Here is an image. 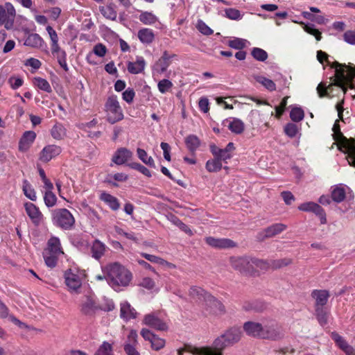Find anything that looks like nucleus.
<instances>
[{"label":"nucleus","mask_w":355,"mask_h":355,"mask_svg":"<svg viewBox=\"0 0 355 355\" xmlns=\"http://www.w3.org/2000/svg\"><path fill=\"white\" fill-rule=\"evenodd\" d=\"M333 67L335 68V75L332 82L328 86L321 83L317 87L320 97H333L334 87L341 89L343 94L346 92L347 87L355 89V67L342 65L337 62L334 64Z\"/></svg>","instance_id":"f257e3e1"},{"label":"nucleus","mask_w":355,"mask_h":355,"mask_svg":"<svg viewBox=\"0 0 355 355\" xmlns=\"http://www.w3.org/2000/svg\"><path fill=\"white\" fill-rule=\"evenodd\" d=\"M103 272L109 285L117 291L129 286L133 277L127 268L117 262L107 265Z\"/></svg>","instance_id":"f03ea898"},{"label":"nucleus","mask_w":355,"mask_h":355,"mask_svg":"<svg viewBox=\"0 0 355 355\" xmlns=\"http://www.w3.org/2000/svg\"><path fill=\"white\" fill-rule=\"evenodd\" d=\"M189 296L191 300L198 303L207 309H209L210 311L215 312L216 310L223 311L224 309L220 301L201 287L191 286L189 291Z\"/></svg>","instance_id":"7ed1b4c3"},{"label":"nucleus","mask_w":355,"mask_h":355,"mask_svg":"<svg viewBox=\"0 0 355 355\" xmlns=\"http://www.w3.org/2000/svg\"><path fill=\"white\" fill-rule=\"evenodd\" d=\"M334 139L338 148L345 154H347V160L349 165L355 167V141L354 139H347L340 131L338 121H336L332 128Z\"/></svg>","instance_id":"20e7f679"},{"label":"nucleus","mask_w":355,"mask_h":355,"mask_svg":"<svg viewBox=\"0 0 355 355\" xmlns=\"http://www.w3.org/2000/svg\"><path fill=\"white\" fill-rule=\"evenodd\" d=\"M64 254L60 240L58 237L51 236L47 241L43 252V257L48 267L54 268L60 256Z\"/></svg>","instance_id":"39448f33"},{"label":"nucleus","mask_w":355,"mask_h":355,"mask_svg":"<svg viewBox=\"0 0 355 355\" xmlns=\"http://www.w3.org/2000/svg\"><path fill=\"white\" fill-rule=\"evenodd\" d=\"M241 331L239 328H231L216 338L212 344V347L209 348L211 349L214 353H220V355H222V350L226 347L239 342L241 338Z\"/></svg>","instance_id":"423d86ee"},{"label":"nucleus","mask_w":355,"mask_h":355,"mask_svg":"<svg viewBox=\"0 0 355 355\" xmlns=\"http://www.w3.org/2000/svg\"><path fill=\"white\" fill-rule=\"evenodd\" d=\"M64 278L68 291L71 293L78 294L85 278V272L77 267H71L64 272Z\"/></svg>","instance_id":"0eeeda50"},{"label":"nucleus","mask_w":355,"mask_h":355,"mask_svg":"<svg viewBox=\"0 0 355 355\" xmlns=\"http://www.w3.org/2000/svg\"><path fill=\"white\" fill-rule=\"evenodd\" d=\"M105 112L107 121L112 124L121 121L124 117L118 98L114 95L107 98L105 103Z\"/></svg>","instance_id":"6e6552de"},{"label":"nucleus","mask_w":355,"mask_h":355,"mask_svg":"<svg viewBox=\"0 0 355 355\" xmlns=\"http://www.w3.org/2000/svg\"><path fill=\"white\" fill-rule=\"evenodd\" d=\"M46 30L51 40V49L53 55L57 58L60 67L65 71H67V54L66 52L60 47L58 36L56 31L51 26H47Z\"/></svg>","instance_id":"1a4fd4ad"},{"label":"nucleus","mask_w":355,"mask_h":355,"mask_svg":"<svg viewBox=\"0 0 355 355\" xmlns=\"http://www.w3.org/2000/svg\"><path fill=\"white\" fill-rule=\"evenodd\" d=\"M53 223L65 230H71L75 225V218L67 209H56L52 211Z\"/></svg>","instance_id":"9d476101"},{"label":"nucleus","mask_w":355,"mask_h":355,"mask_svg":"<svg viewBox=\"0 0 355 355\" xmlns=\"http://www.w3.org/2000/svg\"><path fill=\"white\" fill-rule=\"evenodd\" d=\"M284 336L283 327L275 320H263L261 339L277 340Z\"/></svg>","instance_id":"9b49d317"},{"label":"nucleus","mask_w":355,"mask_h":355,"mask_svg":"<svg viewBox=\"0 0 355 355\" xmlns=\"http://www.w3.org/2000/svg\"><path fill=\"white\" fill-rule=\"evenodd\" d=\"M230 263L235 270L240 273L246 275H253L252 257H232L230 259Z\"/></svg>","instance_id":"f8f14e48"},{"label":"nucleus","mask_w":355,"mask_h":355,"mask_svg":"<svg viewBox=\"0 0 355 355\" xmlns=\"http://www.w3.org/2000/svg\"><path fill=\"white\" fill-rule=\"evenodd\" d=\"M15 15V8L10 3H6L4 5L0 6V23L6 29L12 27Z\"/></svg>","instance_id":"ddd939ff"},{"label":"nucleus","mask_w":355,"mask_h":355,"mask_svg":"<svg viewBox=\"0 0 355 355\" xmlns=\"http://www.w3.org/2000/svg\"><path fill=\"white\" fill-rule=\"evenodd\" d=\"M253 275L259 274L270 268H277L286 265L282 260L266 261L252 257Z\"/></svg>","instance_id":"4468645a"},{"label":"nucleus","mask_w":355,"mask_h":355,"mask_svg":"<svg viewBox=\"0 0 355 355\" xmlns=\"http://www.w3.org/2000/svg\"><path fill=\"white\" fill-rule=\"evenodd\" d=\"M142 324L157 331H166L168 329V322L159 318L155 313L145 315L142 320Z\"/></svg>","instance_id":"2eb2a0df"},{"label":"nucleus","mask_w":355,"mask_h":355,"mask_svg":"<svg viewBox=\"0 0 355 355\" xmlns=\"http://www.w3.org/2000/svg\"><path fill=\"white\" fill-rule=\"evenodd\" d=\"M235 149V146L232 142L228 143L225 148H220L215 144L210 145V151L213 156L225 163L233 157Z\"/></svg>","instance_id":"dca6fc26"},{"label":"nucleus","mask_w":355,"mask_h":355,"mask_svg":"<svg viewBox=\"0 0 355 355\" xmlns=\"http://www.w3.org/2000/svg\"><path fill=\"white\" fill-rule=\"evenodd\" d=\"M140 334L145 340L150 343L151 348L153 350L159 351L165 347L166 340L155 334L148 329H141Z\"/></svg>","instance_id":"f3484780"},{"label":"nucleus","mask_w":355,"mask_h":355,"mask_svg":"<svg viewBox=\"0 0 355 355\" xmlns=\"http://www.w3.org/2000/svg\"><path fill=\"white\" fill-rule=\"evenodd\" d=\"M101 308L97 304L95 297L92 295H85L80 303V312L86 315H92Z\"/></svg>","instance_id":"a211bd4d"},{"label":"nucleus","mask_w":355,"mask_h":355,"mask_svg":"<svg viewBox=\"0 0 355 355\" xmlns=\"http://www.w3.org/2000/svg\"><path fill=\"white\" fill-rule=\"evenodd\" d=\"M62 152L59 146L51 144L45 146L40 154V160L42 162H48L58 156Z\"/></svg>","instance_id":"6ab92c4d"},{"label":"nucleus","mask_w":355,"mask_h":355,"mask_svg":"<svg viewBox=\"0 0 355 355\" xmlns=\"http://www.w3.org/2000/svg\"><path fill=\"white\" fill-rule=\"evenodd\" d=\"M243 330L249 336L262 338L263 321L261 322L248 321L243 324Z\"/></svg>","instance_id":"aec40b11"},{"label":"nucleus","mask_w":355,"mask_h":355,"mask_svg":"<svg viewBox=\"0 0 355 355\" xmlns=\"http://www.w3.org/2000/svg\"><path fill=\"white\" fill-rule=\"evenodd\" d=\"M133 153L126 148H120L114 153L112 161L117 165H123L132 159Z\"/></svg>","instance_id":"412c9836"},{"label":"nucleus","mask_w":355,"mask_h":355,"mask_svg":"<svg viewBox=\"0 0 355 355\" xmlns=\"http://www.w3.org/2000/svg\"><path fill=\"white\" fill-rule=\"evenodd\" d=\"M24 207L27 215L35 225H38L42 222L43 214L35 205L31 202H26Z\"/></svg>","instance_id":"4be33fe9"},{"label":"nucleus","mask_w":355,"mask_h":355,"mask_svg":"<svg viewBox=\"0 0 355 355\" xmlns=\"http://www.w3.org/2000/svg\"><path fill=\"white\" fill-rule=\"evenodd\" d=\"M178 355H183L184 352H188L191 355H220V353H214L213 350L208 347H196L192 346H186L184 348H180L177 350Z\"/></svg>","instance_id":"5701e85b"},{"label":"nucleus","mask_w":355,"mask_h":355,"mask_svg":"<svg viewBox=\"0 0 355 355\" xmlns=\"http://www.w3.org/2000/svg\"><path fill=\"white\" fill-rule=\"evenodd\" d=\"M205 241L209 245L218 249L232 248L236 245L232 240L229 239H217L209 236L207 237Z\"/></svg>","instance_id":"b1692460"},{"label":"nucleus","mask_w":355,"mask_h":355,"mask_svg":"<svg viewBox=\"0 0 355 355\" xmlns=\"http://www.w3.org/2000/svg\"><path fill=\"white\" fill-rule=\"evenodd\" d=\"M331 338L337 346L346 355H355V349L346 341V340L336 332L331 334Z\"/></svg>","instance_id":"393cba45"},{"label":"nucleus","mask_w":355,"mask_h":355,"mask_svg":"<svg viewBox=\"0 0 355 355\" xmlns=\"http://www.w3.org/2000/svg\"><path fill=\"white\" fill-rule=\"evenodd\" d=\"M36 138L35 132L29 130L26 131L21 137L19 142V150L21 152H26Z\"/></svg>","instance_id":"a878e982"},{"label":"nucleus","mask_w":355,"mask_h":355,"mask_svg":"<svg viewBox=\"0 0 355 355\" xmlns=\"http://www.w3.org/2000/svg\"><path fill=\"white\" fill-rule=\"evenodd\" d=\"M136 310L127 301H123L120 304V315L125 320H130L137 317Z\"/></svg>","instance_id":"bb28decb"},{"label":"nucleus","mask_w":355,"mask_h":355,"mask_svg":"<svg viewBox=\"0 0 355 355\" xmlns=\"http://www.w3.org/2000/svg\"><path fill=\"white\" fill-rule=\"evenodd\" d=\"M139 19L144 25L157 26L161 24L159 17L149 11H141Z\"/></svg>","instance_id":"cd10ccee"},{"label":"nucleus","mask_w":355,"mask_h":355,"mask_svg":"<svg viewBox=\"0 0 355 355\" xmlns=\"http://www.w3.org/2000/svg\"><path fill=\"white\" fill-rule=\"evenodd\" d=\"M169 65L170 56L166 53V52H164L163 55L153 65V72L162 73L166 71Z\"/></svg>","instance_id":"c85d7f7f"},{"label":"nucleus","mask_w":355,"mask_h":355,"mask_svg":"<svg viewBox=\"0 0 355 355\" xmlns=\"http://www.w3.org/2000/svg\"><path fill=\"white\" fill-rule=\"evenodd\" d=\"M347 189L348 188L343 184L333 187L331 192L332 200L337 203L343 202L345 198Z\"/></svg>","instance_id":"c756f323"},{"label":"nucleus","mask_w":355,"mask_h":355,"mask_svg":"<svg viewBox=\"0 0 355 355\" xmlns=\"http://www.w3.org/2000/svg\"><path fill=\"white\" fill-rule=\"evenodd\" d=\"M128 70L130 73L137 74L141 73L146 67V62L143 57H137L135 62H129L128 63Z\"/></svg>","instance_id":"7c9ffc66"},{"label":"nucleus","mask_w":355,"mask_h":355,"mask_svg":"<svg viewBox=\"0 0 355 355\" xmlns=\"http://www.w3.org/2000/svg\"><path fill=\"white\" fill-rule=\"evenodd\" d=\"M287 226L283 223H275L263 231L264 237H272L284 232Z\"/></svg>","instance_id":"2f4dec72"},{"label":"nucleus","mask_w":355,"mask_h":355,"mask_svg":"<svg viewBox=\"0 0 355 355\" xmlns=\"http://www.w3.org/2000/svg\"><path fill=\"white\" fill-rule=\"evenodd\" d=\"M100 199L114 211L118 210L120 207L118 199L108 193L103 192L100 196Z\"/></svg>","instance_id":"473e14b6"},{"label":"nucleus","mask_w":355,"mask_h":355,"mask_svg":"<svg viewBox=\"0 0 355 355\" xmlns=\"http://www.w3.org/2000/svg\"><path fill=\"white\" fill-rule=\"evenodd\" d=\"M313 297L315 300L316 306H323L327 302L329 298V293L325 290H315L312 293Z\"/></svg>","instance_id":"72a5a7b5"},{"label":"nucleus","mask_w":355,"mask_h":355,"mask_svg":"<svg viewBox=\"0 0 355 355\" xmlns=\"http://www.w3.org/2000/svg\"><path fill=\"white\" fill-rule=\"evenodd\" d=\"M141 256L144 257L148 261H150L151 263H157L159 266L167 267L168 268H175V266L171 263H169L166 261V260L162 259L161 257H157L155 255L147 254V253H142Z\"/></svg>","instance_id":"f704fd0d"},{"label":"nucleus","mask_w":355,"mask_h":355,"mask_svg":"<svg viewBox=\"0 0 355 355\" xmlns=\"http://www.w3.org/2000/svg\"><path fill=\"white\" fill-rule=\"evenodd\" d=\"M43 44V39L37 33L30 34L24 42V45L33 48H40Z\"/></svg>","instance_id":"c9c22d12"},{"label":"nucleus","mask_w":355,"mask_h":355,"mask_svg":"<svg viewBox=\"0 0 355 355\" xmlns=\"http://www.w3.org/2000/svg\"><path fill=\"white\" fill-rule=\"evenodd\" d=\"M138 37L141 42L150 44L154 40L155 35L151 29L144 28L138 31Z\"/></svg>","instance_id":"e433bc0d"},{"label":"nucleus","mask_w":355,"mask_h":355,"mask_svg":"<svg viewBox=\"0 0 355 355\" xmlns=\"http://www.w3.org/2000/svg\"><path fill=\"white\" fill-rule=\"evenodd\" d=\"M223 168L222 161L216 157L207 161L205 168L209 173H217Z\"/></svg>","instance_id":"4c0bfd02"},{"label":"nucleus","mask_w":355,"mask_h":355,"mask_svg":"<svg viewBox=\"0 0 355 355\" xmlns=\"http://www.w3.org/2000/svg\"><path fill=\"white\" fill-rule=\"evenodd\" d=\"M92 255L96 259H99L104 254L105 245L98 240L94 241L92 245Z\"/></svg>","instance_id":"58836bf2"},{"label":"nucleus","mask_w":355,"mask_h":355,"mask_svg":"<svg viewBox=\"0 0 355 355\" xmlns=\"http://www.w3.org/2000/svg\"><path fill=\"white\" fill-rule=\"evenodd\" d=\"M185 144L187 149L193 153L200 146V140L197 136L190 135L185 138Z\"/></svg>","instance_id":"ea45409f"},{"label":"nucleus","mask_w":355,"mask_h":355,"mask_svg":"<svg viewBox=\"0 0 355 355\" xmlns=\"http://www.w3.org/2000/svg\"><path fill=\"white\" fill-rule=\"evenodd\" d=\"M228 128L236 135L241 134L245 128L244 123L239 119L234 118L228 123Z\"/></svg>","instance_id":"a19ab883"},{"label":"nucleus","mask_w":355,"mask_h":355,"mask_svg":"<svg viewBox=\"0 0 355 355\" xmlns=\"http://www.w3.org/2000/svg\"><path fill=\"white\" fill-rule=\"evenodd\" d=\"M51 136L56 140H62L67 135V131L64 125L61 123H55L51 130Z\"/></svg>","instance_id":"79ce46f5"},{"label":"nucleus","mask_w":355,"mask_h":355,"mask_svg":"<svg viewBox=\"0 0 355 355\" xmlns=\"http://www.w3.org/2000/svg\"><path fill=\"white\" fill-rule=\"evenodd\" d=\"M22 191L26 198L32 201L37 200L35 191L27 180L23 181Z\"/></svg>","instance_id":"37998d69"},{"label":"nucleus","mask_w":355,"mask_h":355,"mask_svg":"<svg viewBox=\"0 0 355 355\" xmlns=\"http://www.w3.org/2000/svg\"><path fill=\"white\" fill-rule=\"evenodd\" d=\"M228 45L232 49H242L245 47L249 46L250 45V42L245 39L234 37L228 41Z\"/></svg>","instance_id":"c03bdc74"},{"label":"nucleus","mask_w":355,"mask_h":355,"mask_svg":"<svg viewBox=\"0 0 355 355\" xmlns=\"http://www.w3.org/2000/svg\"><path fill=\"white\" fill-rule=\"evenodd\" d=\"M293 22L296 24H300L304 26L303 28L304 31L308 33L309 34L313 35L315 36L317 41H320L322 38L321 37V33L315 28L313 24H305L304 22H299L297 20H292Z\"/></svg>","instance_id":"a18cd8bd"},{"label":"nucleus","mask_w":355,"mask_h":355,"mask_svg":"<svg viewBox=\"0 0 355 355\" xmlns=\"http://www.w3.org/2000/svg\"><path fill=\"white\" fill-rule=\"evenodd\" d=\"M321 207L313 202H306L302 203L299 205L298 209L300 211H307V212H313L316 214L317 212H320Z\"/></svg>","instance_id":"49530a36"},{"label":"nucleus","mask_w":355,"mask_h":355,"mask_svg":"<svg viewBox=\"0 0 355 355\" xmlns=\"http://www.w3.org/2000/svg\"><path fill=\"white\" fill-rule=\"evenodd\" d=\"M33 83L40 89L50 93L52 91L49 83L44 78L40 77H35L33 80Z\"/></svg>","instance_id":"de8ad7c7"},{"label":"nucleus","mask_w":355,"mask_h":355,"mask_svg":"<svg viewBox=\"0 0 355 355\" xmlns=\"http://www.w3.org/2000/svg\"><path fill=\"white\" fill-rule=\"evenodd\" d=\"M137 154L139 159L145 164L150 166H155V162L152 157L148 156L146 151L142 148L137 149Z\"/></svg>","instance_id":"09e8293b"},{"label":"nucleus","mask_w":355,"mask_h":355,"mask_svg":"<svg viewBox=\"0 0 355 355\" xmlns=\"http://www.w3.org/2000/svg\"><path fill=\"white\" fill-rule=\"evenodd\" d=\"M255 80L262 85L266 89L269 91H275L276 89L275 83L270 79H268L262 76H257L254 77Z\"/></svg>","instance_id":"8fccbe9b"},{"label":"nucleus","mask_w":355,"mask_h":355,"mask_svg":"<svg viewBox=\"0 0 355 355\" xmlns=\"http://www.w3.org/2000/svg\"><path fill=\"white\" fill-rule=\"evenodd\" d=\"M112 345L107 341L103 342L94 355H112Z\"/></svg>","instance_id":"3c124183"},{"label":"nucleus","mask_w":355,"mask_h":355,"mask_svg":"<svg viewBox=\"0 0 355 355\" xmlns=\"http://www.w3.org/2000/svg\"><path fill=\"white\" fill-rule=\"evenodd\" d=\"M290 117L293 121H301L304 117V110L297 106H293L290 112Z\"/></svg>","instance_id":"603ef678"},{"label":"nucleus","mask_w":355,"mask_h":355,"mask_svg":"<svg viewBox=\"0 0 355 355\" xmlns=\"http://www.w3.org/2000/svg\"><path fill=\"white\" fill-rule=\"evenodd\" d=\"M100 10L105 18L111 20H115L116 19L117 12L111 6L101 7Z\"/></svg>","instance_id":"864d4df0"},{"label":"nucleus","mask_w":355,"mask_h":355,"mask_svg":"<svg viewBox=\"0 0 355 355\" xmlns=\"http://www.w3.org/2000/svg\"><path fill=\"white\" fill-rule=\"evenodd\" d=\"M251 54L255 60L260 62H264L268 58L267 52L261 48H253L252 49Z\"/></svg>","instance_id":"5fc2aeb1"},{"label":"nucleus","mask_w":355,"mask_h":355,"mask_svg":"<svg viewBox=\"0 0 355 355\" xmlns=\"http://www.w3.org/2000/svg\"><path fill=\"white\" fill-rule=\"evenodd\" d=\"M44 201L45 205L48 207H53L56 205L57 198L53 191H44Z\"/></svg>","instance_id":"6e6d98bb"},{"label":"nucleus","mask_w":355,"mask_h":355,"mask_svg":"<svg viewBox=\"0 0 355 355\" xmlns=\"http://www.w3.org/2000/svg\"><path fill=\"white\" fill-rule=\"evenodd\" d=\"M107 178H108V180H107L108 182H110V184H112L114 186H116L117 184L115 182H114L112 180H115L116 182H125L128 178V175L124 173H116L113 175H109L107 176Z\"/></svg>","instance_id":"4d7b16f0"},{"label":"nucleus","mask_w":355,"mask_h":355,"mask_svg":"<svg viewBox=\"0 0 355 355\" xmlns=\"http://www.w3.org/2000/svg\"><path fill=\"white\" fill-rule=\"evenodd\" d=\"M173 85L172 82L168 79H163L158 83L157 88L160 93L165 94L173 87Z\"/></svg>","instance_id":"13d9d810"},{"label":"nucleus","mask_w":355,"mask_h":355,"mask_svg":"<svg viewBox=\"0 0 355 355\" xmlns=\"http://www.w3.org/2000/svg\"><path fill=\"white\" fill-rule=\"evenodd\" d=\"M8 83L12 89H17L22 86L24 80L20 76H12L8 78Z\"/></svg>","instance_id":"bf43d9fd"},{"label":"nucleus","mask_w":355,"mask_h":355,"mask_svg":"<svg viewBox=\"0 0 355 355\" xmlns=\"http://www.w3.org/2000/svg\"><path fill=\"white\" fill-rule=\"evenodd\" d=\"M225 17L232 20H239L243 17L241 12L235 8H227L225 10Z\"/></svg>","instance_id":"052dcab7"},{"label":"nucleus","mask_w":355,"mask_h":355,"mask_svg":"<svg viewBox=\"0 0 355 355\" xmlns=\"http://www.w3.org/2000/svg\"><path fill=\"white\" fill-rule=\"evenodd\" d=\"M139 285L148 291H158L156 289L155 282L150 277L143 278Z\"/></svg>","instance_id":"680f3d73"},{"label":"nucleus","mask_w":355,"mask_h":355,"mask_svg":"<svg viewBox=\"0 0 355 355\" xmlns=\"http://www.w3.org/2000/svg\"><path fill=\"white\" fill-rule=\"evenodd\" d=\"M138 344V334L136 330H130L127 340L125 345H130V346H136Z\"/></svg>","instance_id":"e2e57ef3"},{"label":"nucleus","mask_w":355,"mask_h":355,"mask_svg":"<svg viewBox=\"0 0 355 355\" xmlns=\"http://www.w3.org/2000/svg\"><path fill=\"white\" fill-rule=\"evenodd\" d=\"M128 166L129 167H130L131 168L137 170L138 171H139L140 173H141L142 174H144V175H146L147 177L151 176L150 171L146 167L144 166L143 165L140 164L139 163L130 162V163L128 164Z\"/></svg>","instance_id":"0e129e2a"},{"label":"nucleus","mask_w":355,"mask_h":355,"mask_svg":"<svg viewBox=\"0 0 355 355\" xmlns=\"http://www.w3.org/2000/svg\"><path fill=\"white\" fill-rule=\"evenodd\" d=\"M285 134L289 137H294L296 136L298 132L297 126L292 123H288L284 127Z\"/></svg>","instance_id":"69168bd1"},{"label":"nucleus","mask_w":355,"mask_h":355,"mask_svg":"<svg viewBox=\"0 0 355 355\" xmlns=\"http://www.w3.org/2000/svg\"><path fill=\"white\" fill-rule=\"evenodd\" d=\"M197 29L203 35H209L213 33L211 29L203 21L198 20L197 22Z\"/></svg>","instance_id":"338daca9"},{"label":"nucleus","mask_w":355,"mask_h":355,"mask_svg":"<svg viewBox=\"0 0 355 355\" xmlns=\"http://www.w3.org/2000/svg\"><path fill=\"white\" fill-rule=\"evenodd\" d=\"M344 40L352 45H355V31H347L343 35Z\"/></svg>","instance_id":"774afa93"}]
</instances>
